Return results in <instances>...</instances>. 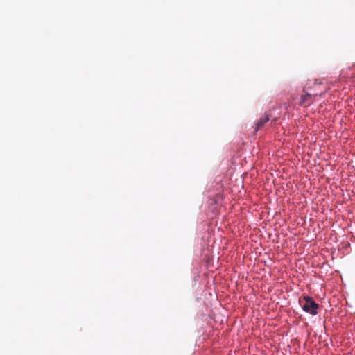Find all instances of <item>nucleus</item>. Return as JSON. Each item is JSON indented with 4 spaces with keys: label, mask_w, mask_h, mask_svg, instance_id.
Instances as JSON below:
<instances>
[{
    "label": "nucleus",
    "mask_w": 355,
    "mask_h": 355,
    "mask_svg": "<svg viewBox=\"0 0 355 355\" xmlns=\"http://www.w3.org/2000/svg\"><path fill=\"white\" fill-rule=\"evenodd\" d=\"M300 304L302 305V309L313 315L318 314L319 304H317L312 297L304 295L302 300L300 299Z\"/></svg>",
    "instance_id": "nucleus-1"
},
{
    "label": "nucleus",
    "mask_w": 355,
    "mask_h": 355,
    "mask_svg": "<svg viewBox=\"0 0 355 355\" xmlns=\"http://www.w3.org/2000/svg\"><path fill=\"white\" fill-rule=\"evenodd\" d=\"M317 95H311L309 93H306L304 95L301 96L300 105L303 107H309L310 106L314 101V98Z\"/></svg>",
    "instance_id": "nucleus-2"
},
{
    "label": "nucleus",
    "mask_w": 355,
    "mask_h": 355,
    "mask_svg": "<svg viewBox=\"0 0 355 355\" xmlns=\"http://www.w3.org/2000/svg\"><path fill=\"white\" fill-rule=\"evenodd\" d=\"M270 120L269 115L267 114H264L263 116L260 117V119L256 122V128L255 132H257L259 130L262 128L265 124Z\"/></svg>",
    "instance_id": "nucleus-3"
}]
</instances>
